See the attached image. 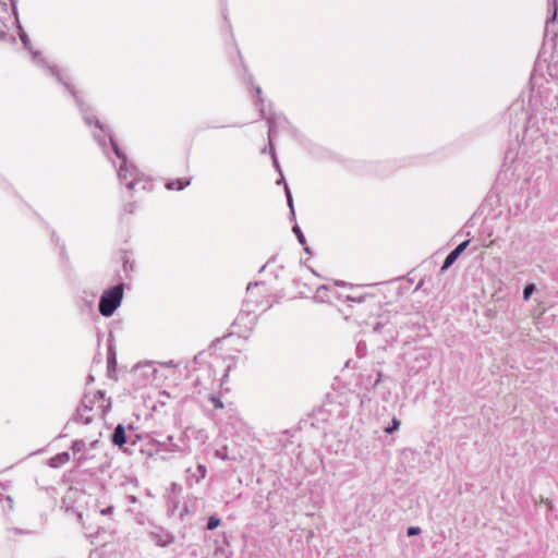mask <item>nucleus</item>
<instances>
[{"mask_svg":"<svg viewBox=\"0 0 558 558\" xmlns=\"http://www.w3.org/2000/svg\"><path fill=\"white\" fill-rule=\"evenodd\" d=\"M111 409V400L105 397V393L97 390L93 393H86L77 409L74 420L83 424H89L94 418H102Z\"/></svg>","mask_w":558,"mask_h":558,"instance_id":"obj_1","label":"nucleus"},{"mask_svg":"<svg viewBox=\"0 0 558 558\" xmlns=\"http://www.w3.org/2000/svg\"><path fill=\"white\" fill-rule=\"evenodd\" d=\"M108 136L114 154L118 158L122 159V165L119 168L118 177L121 182H125L128 189L132 190L134 185L140 181L141 173L133 165L128 162L126 157L121 153L113 138L109 134Z\"/></svg>","mask_w":558,"mask_h":558,"instance_id":"obj_2","label":"nucleus"},{"mask_svg":"<svg viewBox=\"0 0 558 558\" xmlns=\"http://www.w3.org/2000/svg\"><path fill=\"white\" fill-rule=\"evenodd\" d=\"M123 287L122 284L116 286L105 291L100 298L99 312L104 316H111L118 308L122 301Z\"/></svg>","mask_w":558,"mask_h":558,"instance_id":"obj_3","label":"nucleus"},{"mask_svg":"<svg viewBox=\"0 0 558 558\" xmlns=\"http://www.w3.org/2000/svg\"><path fill=\"white\" fill-rule=\"evenodd\" d=\"M150 537L160 547H166L174 541V536L172 534L162 530L151 532Z\"/></svg>","mask_w":558,"mask_h":558,"instance_id":"obj_4","label":"nucleus"},{"mask_svg":"<svg viewBox=\"0 0 558 558\" xmlns=\"http://www.w3.org/2000/svg\"><path fill=\"white\" fill-rule=\"evenodd\" d=\"M469 243L470 242L466 240L460 243L452 252H450L447 255L441 268L446 269L449 266H451L454 263V260L459 257V255L468 247Z\"/></svg>","mask_w":558,"mask_h":558,"instance_id":"obj_5","label":"nucleus"},{"mask_svg":"<svg viewBox=\"0 0 558 558\" xmlns=\"http://www.w3.org/2000/svg\"><path fill=\"white\" fill-rule=\"evenodd\" d=\"M112 442L120 448L126 442L125 429L122 425H118L112 435Z\"/></svg>","mask_w":558,"mask_h":558,"instance_id":"obj_6","label":"nucleus"},{"mask_svg":"<svg viewBox=\"0 0 558 558\" xmlns=\"http://www.w3.org/2000/svg\"><path fill=\"white\" fill-rule=\"evenodd\" d=\"M70 461L69 452H61L49 459L48 464L51 468H60Z\"/></svg>","mask_w":558,"mask_h":558,"instance_id":"obj_7","label":"nucleus"},{"mask_svg":"<svg viewBox=\"0 0 558 558\" xmlns=\"http://www.w3.org/2000/svg\"><path fill=\"white\" fill-rule=\"evenodd\" d=\"M187 185H190V180L177 179V180H173V181L169 182L166 186H167L168 190L181 191L184 187H186Z\"/></svg>","mask_w":558,"mask_h":558,"instance_id":"obj_8","label":"nucleus"},{"mask_svg":"<svg viewBox=\"0 0 558 558\" xmlns=\"http://www.w3.org/2000/svg\"><path fill=\"white\" fill-rule=\"evenodd\" d=\"M206 474H207L206 466L203 464H199L197 466V473L193 475L195 477V482L196 483L201 482L203 478H205Z\"/></svg>","mask_w":558,"mask_h":558,"instance_id":"obj_9","label":"nucleus"},{"mask_svg":"<svg viewBox=\"0 0 558 558\" xmlns=\"http://www.w3.org/2000/svg\"><path fill=\"white\" fill-rule=\"evenodd\" d=\"M85 447H86V444L82 439L75 440L72 444V450L74 453L83 452L85 450Z\"/></svg>","mask_w":558,"mask_h":558,"instance_id":"obj_10","label":"nucleus"},{"mask_svg":"<svg viewBox=\"0 0 558 558\" xmlns=\"http://www.w3.org/2000/svg\"><path fill=\"white\" fill-rule=\"evenodd\" d=\"M400 424H401L400 421L397 417H393L391 420V424L388 427H386L385 432L387 434H392L400 427Z\"/></svg>","mask_w":558,"mask_h":558,"instance_id":"obj_11","label":"nucleus"},{"mask_svg":"<svg viewBox=\"0 0 558 558\" xmlns=\"http://www.w3.org/2000/svg\"><path fill=\"white\" fill-rule=\"evenodd\" d=\"M220 524V519L215 517V515H211L208 518V521H207V529L208 530H215L216 527H218Z\"/></svg>","mask_w":558,"mask_h":558,"instance_id":"obj_12","label":"nucleus"},{"mask_svg":"<svg viewBox=\"0 0 558 558\" xmlns=\"http://www.w3.org/2000/svg\"><path fill=\"white\" fill-rule=\"evenodd\" d=\"M215 456L221 460H228V452H227V447H223L222 449H217L215 451Z\"/></svg>","mask_w":558,"mask_h":558,"instance_id":"obj_13","label":"nucleus"},{"mask_svg":"<svg viewBox=\"0 0 558 558\" xmlns=\"http://www.w3.org/2000/svg\"><path fill=\"white\" fill-rule=\"evenodd\" d=\"M534 291V286L533 284H527L524 290H523V298L524 300H529L531 294L533 293Z\"/></svg>","mask_w":558,"mask_h":558,"instance_id":"obj_14","label":"nucleus"},{"mask_svg":"<svg viewBox=\"0 0 558 558\" xmlns=\"http://www.w3.org/2000/svg\"><path fill=\"white\" fill-rule=\"evenodd\" d=\"M293 232L296 234V236H298V239H299L300 243L304 244V243H305V239H304V235H303V233H302V231H301L300 227L294 226V227H293Z\"/></svg>","mask_w":558,"mask_h":558,"instance_id":"obj_15","label":"nucleus"},{"mask_svg":"<svg viewBox=\"0 0 558 558\" xmlns=\"http://www.w3.org/2000/svg\"><path fill=\"white\" fill-rule=\"evenodd\" d=\"M167 442H168V445H169V448H168V449H169L170 451H181V449H180V448H178V446L173 444V437H172V436H168V437H167Z\"/></svg>","mask_w":558,"mask_h":558,"instance_id":"obj_16","label":"nucleus"},{"mask_svg":"<svg viewBox=\"0 0 558 558\" xmlns=\"http://www.w3.org/2000/svg\"><path fill=\"white\" fill-rule=\"evenodd\" d=\"M420 533H421V529H420V527H417V526H410V527L408 529V535H409V536L417 535V534H420Z\"/></svg>","mask_w":558,"mask_h":558,"instance_id":"obj_17","label":"nucleus"},{"mask_svg":"<svg viewBox=\"0 0 558 558\" xmlns=\"http://www.w3.org/2000/svg\"><path fill=\"white\" fill-rule=\"evenodd\" d=\"M210 400H211L213 405L216 409H222L223 408V403L220 401V399L213 397Z\"/></svg>","mask_w":558,"mask_h":558,"instance_id":"obj_18","label":"nucleus"},{"mask_svg":"<svg viewBox=\"0 0 558 558\" xmlns=\"http://www.w3.org/2000/svg\"><path fill=\"white\" fill-rule=\"evenodd\" d=\"M20 38H21V40H22L23 45H24L26 48H28L29 39H28L27 35H26L24 32H21V33H20Z\"/></svg>","mask_w":558,"mask_h":558,"instance_id":"obj_19","label":"nucleus"},{"mask_svg":"<svg viewBox=\"0 0 558 558\" xmlns=\"http://www.w3.org/2000/svg\"><path fill=\"white\" fill-rule=\"evenodd\" d=\"M284 189H286L289 207L292 209L293 205H292V196H291L290 190H289L288 185H286Z\"/></svg>","mask_w":558,"mask_h":558,"instance_id":"obj_20","label":"nucleus"},{"mask_svg":"<svg viewBox=\"0 0 558 558\" xmlns=\"http://www.w3.org/2000/svg\"><path fill=\"white\" fill-rule=\"evenodd\" d=\"M112 512H113L112 506H109V507L100 510V514H102V515H110V514H112Z\"/></svg>","mask_w":558,"mask_h":558,"instance_id":"obj_21","label":"nucleus"},{"mask_svg":"<svg viewBox=\"0 0 558 558\" xmlns=\"http://www.w3.org/2000/svg\"><path fill=\"white\" fill-rule=\"evenodd\" d=\"M5 35V26L3 22L0 20V38H2Z\"/></svg>","mask_w":558,"mask_h":558,"instance_id":"obj_22","label":"nucleus"},{"mask_svg":"<svg viewBox=\"0 0 558 558\" xmlns=\"http://www.w3.org/2000/svg\"><path fill=\"white\" fill-rule=\"evenodd\" d=\"M272 135H274V128H272V126H270V128H269V132H268V136H269V145H270V148H271V149H272V144H271Z\"/></svg>","mask_w":558,"mask_h":558,"instance_id":"obj_23","label":"nucleus"},{"mask_svg":"<svg viewBox=\"0 0 558 558\" xmlns=\"http://www.w3.org/2000/svg\"><path fill=\"white\" fill-rule=\"evenodd\" d=\"M553 5H554V12H553V15H551V17L549 19V21H555L556 15H557V10H556V3H555V1L553 2Z\"/></svg>","mask_w":558,"mask_h":558,"instance_id":"obj_24","label":"nucleus"},{"mask_svg":"<svg viewBox=\"0 0 558 558\" xmlns=\"http://www.w3.org/2000/svg\"><path fill=\"white\" fill-rule=\"evenodd\" d=\"M94 136H95V138L99 142V144H100L101 146H105V142L102 141V138L100 137V135H98V134H94Z\"/></svg>","mask_w":558,"mask_h":558,"instance_id":"obj_25","label":"nucleus"},{"mask_svg":"<svg viewBox=\"0 0 558 558\" xmlns=\"http://www.w3.org/2000/svg\"><path fill=\"white\" fill-rule=\"evenodd\" d=\"M96 125L100 129L101 132H105L104 125L100 124L98 120H96Z\"/></svg>","mask_w":558,"mask_h":558,"instance_id":"obj_26","label":"nucleus"},{"mask_svg":"<svg viewBox=\"0 0 558 558\" xmlns=\"http://www.w3.org/2000/svg\"><path fill=\"white\" fill-rule=\"evenodd\" d=\"M272 158H274V165L278 169L279 165H278V161H277V158H276L275 154H272Z\"/></svg>","mask_w":558,"mask_h":558,"instance_id":"obj_27","label":"nucleus"},{"mask_svg":"<svg viewBox=\"0 0 558 558\" xmlns=\"http://www.w3.org/2000/svg\"><path fill=\"white\" fill-rule=\"evenodd\" d=\"M348 300L356 301V302H361V301H362V299H361V298L355 299V298H352V296H348Z\"/></svg>","mask_w":558,"mask_h":558,"instance_id":"obj_28","label":"nucleus"},{"mask_svg":"<svg viewBox=\"0 0 558 558\" xmlns=\"http://www.w3.org/2000/svg\"><path fill=\"white\" fill-rule=\"evenodd\" d=\"M84 119H85V122H86L87 124H90V123H92V121H93V120H92V118H89V117H85Z\"/></svg>","mask_w":558,"mask_h":558,"instance_id":"obj_29","label":"nucleus"},{"mask_svg":"<svg viewBox=\"0 0 558 558\" xmlns=\"http://www.w3.org/2000/svg\"><path fill=\"white\" fill-rule=\"evenodd\" d=\"M50 72H51L53 75H56V76L58 77V80H60V77H59L58 73H57L53 69H50Z\"/></svg>","mask_w":558,"mask_h":558,"instance_id":"obj_30","label":"nucleus"},{"mask_svg":"<svg viewBox=\"0 0 558 558\" xmlns=\"http://www.w3.org/2000/svg\"><path fill=\"white\" fill-rule=\"evenodd\" d=\"M345 284H347V283H345V282H342V281H341V282H337V286H340V287H343V286H345Z\"/></svg>","mask_w":558,"mask_h":558,"instance_id":"obj_31","label":"nucleus"},{"mask_svg":"<svg viewBox=\"0 0 558 558\" xmlns=\"http://www.w3.org/2000/svg\"><path fill=\"white\" fill-rule=\"evenodd\" d=\"M130 499H131L132 502L136 501V498L134 496H131Z\"/></svg>","mask_w":558,"mask_h":558,"instance_id":"obj_32","label":"nucleus"},{"mask_svg":"<svg viewBox=\"0 0 558 558\" xmlns=\"http://www.w3.org/2000/svg\"><path fill=\"white\" fill-rule=\"evenodd\" d=\"M90 412H84V416L90 415Z\"/></svg>","mask_w":558,"mask_h":558,"instance_id":"obj_33","label":"nucleus"}]
</instances>
